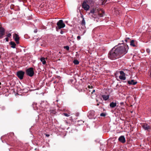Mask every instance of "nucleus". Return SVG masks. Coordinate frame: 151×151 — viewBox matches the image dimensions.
Wrapping results in <instances>:
<instances>
[{
  "instance_id": "f257e3e1",
  "label": "nucleus",
  "mask_w": 151,
  "mask_h": 151,
  "mask_svg": "<svg viewBox=\"0 0 151 151\" xmlns=\"http://www.w3.org/2000/svg\"><path fill=\"white\" fill-rule=\"evenodd\" d=\"M128 49L127 45H124L123 44L120 46H116L109 52L108 57L112 60L119 58L126 54Z\"/></svg>"
},
{
  "instance_id": "f03ea898",
  "label": "nucleus",
  "mask_w": 151,
  "mask_h": 151,
  "mask_svg": "<svg viewBox=\"0 0 151 151\" xmlns=\"http://www.w3.org/2000/svg\"><path fill=\"white\" fill-rule=\"evenodd\" d=\"M96 10H90V12L89 13V14H91L94 18H96L97 17V14H98L99 16L100 17H102L103 16L104 12L102 11V12H103V14H100L99 13H97L95 12Z\"/></svg>"
},
{
  "instance_id": "7ed1b4c3",
  "label": "nucleus",
  "mask_w": 151,
  "mask_h": 151,
  "mask_svg": "<svg viewBox=\"0 0 151 151\" xmlns=\"http://www.w3.org/2000/svg\"><path fill=\"white\" fill-rule=\"evenodd\" d=\"M57 27H56V30L58 31V29H60L64 27L65 26V24L63 23L62 20H59L57 23Z\"/></svg>"
},
{
  "instance_id": "20e7f679",
  "label": "nucleus",
  "mask_w": 151,
  "mask_h": 151,
  "mask_svg": "<svg viewBox=\"0 0 151 151\" xmlns=\"http://www.w3.org/2000/svg\"><path fill=\"white\" fill-rule=\"evenodd\" d=\"M27 74L30 77L32 76L34 74V72L32 68H30L26 71Z\"/></svg>"
},
{
  "instance_id": "39448f33",
  "label": "nucleus",
  "mask_w": 151,
  "mask_h": 151,
  "mask_svg": "<svg viewBox=\"0 0 151 151\" xmlns=\"http://www.w3.org/2000/svg\"><path fill=\"white\" fill-rule=\"evenodd\" d=\"M142 128L145 131L150 132L151 129V126L148 125L146 123H144L142 125Z\"/></svg>"
},
{
  "instance_id": "423d86ee",
  "label": "nucleus",
  "mask_w": 151,
  "mask_h": 151,
  "mask_svg": "<svg viewBox=\"0 0 151 151\" xmlns=\"http://www.w3.org/2000/svg\"><path fill=\"white\" fill-rule=\"evenodd\" d=\"M95 115V112L93 110H91L88 113V116L90 119L94 118Z\"/></svg>"
},
{
  "instance_id": "0eeeda50",
  "label": "nucleus",
  "mask_w": 151,
  "mask_h": 151,
  "mask_svg": "<svg viewBox=\"0 0 151 151\" xmlns=\"http://www.w3.org/2000/svg\"><path fill=\"white\" fill-rule=\"evenodd\" d=\"M24 73L22 71H19L17 72V75L19 78L21 80L22 79Z\"/></svg>"
},
{
  "instance_id": "6e6552de",
  "label": "nucleus",
  "mask_w": 151,
  "mask_h": 151,
  "mask_svg": "<svg viewBox=\"0 0 151 151\" xmlns=\"http://www.w3.org/2000/svg\"><path fill=\"white\" fill-rule=\"evenodd\" d=\"M82 7L84 9H89V6L86 2H83L82 4Z\"/></svg>"
},
{
  "instance_id": "1a4fd4ad",
  "label": "nucleus",
  "mask_w": 151,
  "mask_h": 151,
  "mask_svg": "<svg viewBox=\"0 0 151 151\" xmlns=\"http://www.w3.org/2000/svg\"><path fill=\"white\" fill-rule=\"evenodd\" d=\"M118 140L123 143H124L126 142L125 138L124 136H120Z\"/></svg>"
},
{
  "instance_id": "9d476101",
  "label": "nucleus",
  "mask_w": 151,
  "mask_h": 151,
  "mask_svg": "<svg viewBox=\"0 0 151 151\" xmlns=\"http://www.w3.org/2000/svg\"><path fill=\"white\" fill-rule=\"evenodd\" d=\"M13 38L17 43H19V35L17 34H15L13 36Z\"/></svg>"
},
{
  "instance_id": "9b49d317",
  "label": "nucleus",
  "mask_w": 151,
  "mask_h": 151,
  "mask_svg": "<svg viewBox=\"0 0 151 151\" xmlns=\"http://www.w3.org/2000/svg\"><path fill=\"white\" fill-rule=\"evenodd\" d=\"M80 12L81 15V17L82 19V21H81V24L82 26H84L86 24L85 20H84V18L83 17V16L81 14V12Z\"/></svg>"
},
{
  "instance_id": "f8f14e48",
  "label": "nucleus",
  "mask_w": 151,
  "mask_h": 151,
  "mask_svg": "<svg viewBox=\"0 0 151 151\" xmlns=\"http://www.w3.org/2000/svg\"><path fill=\"white\" fill-rule=\"evenodd\" d=\"M4 28H0V38L2 37L4 35Z\"/></svg>"
},
{
  "instance_id": "ddd939ff",
  "label": "nucleus",
  "mask_w": 151,
  "mask_h": 151,
  "mask_svg": "<svg viewBox=\"0 0 151 151\" xmlns=\"http://www.w3.org/2000/svg\"><path fill=\"white\" fill-rule=\"evenodd\" d=\"M128 83L130 85H135L137 83V82H135L134 80H132L131 81H128Z\"/></svg>"
},
{
  "instance_id": "4468645a",
  "label": "nucleus",
  "mask_w": 151,
  "mask_h": 151,
  "mask_svg": "<svg viewBox=\"0 0 151 151\" xmlns=\"http://www.w3.org/2000/svg\"><path fill=\"white\" fill-rule=\"evenodd\" d=\"M102 97L103 99V100L105 101H106L108 99H109V96L108 95H102Z\"/></svg>"
},
{
  "instance_id": "2eb2a0df",
  "label": "nucleus",
  "mask_w": 151,
  "mask_h": 151,
  "mask_svg": "<svg viewBox=\"0 0 151 151\" xmlns=\"http://www.w3.org/2000/svg\"><path fill=\"white\" fill-rule=\"evenodd\" d=\"M116 102H112L110 104V106L111 108H113L116 106Z\"/></svg>"
},
{
  "instance_id": "dca6fc26",
  "label": "nucleus",
  "mask_w": 151,
  "mask_h": 151,
  "mask_svg": "<svg viewBox=\"0 0 151 151\" xmlns=\"http://www.w3.org/2000/svg\"><path fill=\"white\" fill-rule=\"evenodd\" d=\"M134 40H132L130 41V45L132 47H136V45L134 44Z\"/></svg>"
},
{
  "instance_id": "f3484780",
  "label": "nucleus",
  "mask_w": 151,
  "mask_h": 151,
  "mask_svg": "<svg viewBox=\"0 0 151 151\" xmlns=\"http://www.w3.org/2000/svg\"><path fill=\"white\" fill-rule=\"evenodd\" d=\"M119 79L121 80H124L126 79L125 75H120L119 76Z\"/></svg>"
},
{
  "instance_id": "a211bd4d",
  "label": "nucleus",
  "mask_w": 151,
  "mask_h": 151,
  "mask_svg": "<svg viewBox=\"0 0 151 151\" xmlns=\"http://www.w3.org/2000/svg\"><path fill=\"white\" fill-rule=\"evenodd\" d=\"M10 43V45H11V47L13 48H14L15 47L16 45L15 42H11Z\"/></svg>"
},
{
  "instance_id": "6ab92c4d",
  "label": "nucleus",
  "mask_w": 151,
  "mask_h": 151,
  "mask_svg": "<svg viewBox=\"0 0 151 151\" xmlns=\"http://www.w3.org/2000/svg\"><path fill=\"white\" fill-rule=\"evenodd\" d=\"M40 61L42 62L43 64H45L46 63V61L45 60V58L43 57H42L40 58Z\"/></svg>"
},
{
  "instance_id": "aec40b11",
  "label": "nucleus",
  "mask_w": 151,
  "mask_h": 151,
  "mask_svg": "<svg viewBox=\"0 0 151 151\" xmlns=\"http://www.w3.org/2000/svg\"><path fill=\"white\" fill-rule=\"evenodd\" d=\"M45 6V4L44 3L42 4L38 8L39 9H40L44 7Z\"/></svg>"
},
{
  "instance_id": "412c9836",
  "label": "nucleus",
  "mask_w": 151,
  "mask_h": 151,
  "mask_svg": "<svg viewBox=\"0 0 151 151\" xmlns=\"http://www.w3.org/2000/svg\"><path fill=\"white\" fill-rule=\"evenodd\" d=\"M73 63L76 65H78L79 63V61L77 60H74Z\"/></svg>"
},
{
  "instance_id": "4be33fe9",
  "label": "nucleus",
  "mask_w": 151,
  "mask_h": 151,
  "mask_svg": "<svg viewBox=\"0 0 151 151\" xmlns=\"http://www.w3.org/2000/svg\"><path fill=\"white\" fill-rule=\"evenodd\" d=\"M44 10H36V12L37 13L40 14H41H41H42V12L41 11H43Z\"/></svg>"
},
{
  "instance_id": "5701e85b",
  "label": "nucleus",
  "mask_w": 151,
  "mask_h": 151,
  "mask_svg": "<svg viewBox=\"0 0 151 151\" xmlns=\"http://www.w3.org/2000/svg\"><path fill=\"white\" fill-rule=\"evenodd\" d=\"M100 115L101 116L104 117L106 116V113H102Z\"/></svg>"
},
{
  "instance_id": "b1692460",
  "label": "nucleus",
  "mask_w": 151,
  "mask_h": 151,
  "mask_svg": "<svg viewBox=\"0 0 151 151\" xmlns=\"http://www.w3.org/2000/svg\"><path fill=\"white\" fill-rule=\"evenodd\" d=\"M120 74L121 75H125V73L122 71H121L119 72Z\"/></svg>"
},
{
  "instance_id": "393cba45",
  "label": "nucleus",
  "mask_w": 151,
  "mask_h": 151,
  "mask_svg": "<svg viewBox=\"0 0 151 151\" xmlns=\"http://www.w3.org/2000/svg\"><path fill=\"white\" fill-rule=\"evenodd\" d=\"M2 10H0V16H3L4 15V14H3Z\"/></svg>"
},
{
  "instance_id": "a878e982",
  "label": "nucleus",
  "mask_w": 151,
  "mask_h": 151,
  "mask_svg": "<svg viewBox=\"0 0 151 151\" xmlns=\"http://www.w3.org/2000/svg\"><path fill=\"white\" fill-rule=\"evenodd\" d=\"M150 51L149 49L147 48L146 49V52L148 54H150Z\"/></svg>"
},
{
  "instance_id": "bb28decb",
  "label": "nucleus",
  "mask_w": 151,
  "mask_h": 151,
  "mask_svg": "<svg viewBox=\"0 0 151 151\" xmlns=\"http://www.w3.org/2000/svg\"><path fill=\"white\" fill-rule=\"evenodd\" d=\"M73 81V80L72 79H70L68 81V83L70 84L71 83H72Z\"/></svg>"
},
{
  "instance_id": "cd10ccee",
  "label": "nucleus",
  "mask_w": 151,
  "mask_h": 151,
  "mask_svg": "<svg viewBox=\"0 0 151 151\" xmlns=\"http://www.w3.org/2000/svg\"><path fill=\"white\" fill-rule=\"evenodd\" d=\"M50 112L51 113H52L53 114H55V111L53 110H50Z\"/></svg>"
},
{
  "instance_id": "c85d7f7f",
  "label": "nucleus",
  "mask_w": 151,
  "mask_h": 151,
  "mask_svg": "<svg viewBox=\"0 0 151 151\" xmlns=\"http://www.w3.org/2000/svg\"><path fill=\"white\" fill-rule=\"evenodd\" d=\"M11 34L10 33H9L8 34H7V37H8H8H11Z\"/></svg>"
},
{
  "instance_id": "c756f323",
  "label": "nucleus",
  "mask_w": 151,
  "mask_h": 151,
  "mask_svg": "<svg viewBox=\"0 0 151 151\" xmlns=\"http://www.w3.org/2000/svg\"><path fill=\"white\" fill-rule=\"evenodd\" d=\"M124 41L127 43V42H130V41H129V40H127L126 39H125L124 40Z\"/></svg>"
},
{
  "instance_id": "7c9ffc66",
  "label": "nucleus",
  "mask_w": 151,
  "mask_h": 151,
  "mask_svg": "<svg viewBox=\"0 0 151 151\" xmlns=\"http://www.w3.org/2000/svg\"><path fill=\"white\" fill-rule=\"evenodd\" d=\"M149 73H150L149 76H150V78H151V68H150V69L149 71Z\"/></svg>"
},
{
  "instance_id": "2f4dec72",
  "label": "nucleus",
  "mask_w": 151,
  "mask_h": 151,
  "mask_svg": "<svg viewBox=\"0 0 151 151\" xmlns=\"http://www.w3.org/2000/svg\"><path fill=\"white\" fill-rule=\"evenodd\" d=\"M5 40H6V42H8L9 40V39L8 37H6L5 38Z\"/></svg>"
},
{
  "instance_id": "473e14b6",
  "label": "nucleus",
  "mask_w": 151,
  "mask_h": 151,
  "mask_svg": "<svg viewBox=\"0 0 151 151\" xmlns=\"http://www.w3.org/2000/svg\"><path fill=\"white\" fill-rule=\"evenodd\" d=\"M81 37L79 36H78L77 37V39L78 40H79L81 39Z\"/></svg>"
},
{
  "instance_id": "72a5a7b5",
  "label": "nucleus",
  "mask_w": 151,
  "mask_h": 151,
  "mask_svg": "<svg viewBox=\"0 0 151 151\" xmlns=\"http://www.w3.org/2000/svg\"><path fill=\"white\" fill-rule=\"evenodd\" d=\"M125 39L127 40H129V41H131L129 37H126L125 38Z\"/></svg>"
},
{
  "instance_id": "f704fd0d",
  "label": "nucleus",
  "mask_w": 151,
  "mask_h": 151,
  "mask_svg": "<svg viewBox=\"0 0 151 151\" xmlns=\"http://www.w3.org/2000/svg\"><path fill=\"white\" fill-rule=\"evenodd\" d=\"M69 49V47L68 46H67V50H68Z\"/></svg>"
},
{
  "instance_id": "c9c22d12",
  "label": "nucleus",
  "mask_w": 151,
  "mask_h": 151,
  "mask_svg": "<svg viewBox=\"0 0 151 151\" xmlns=\"http://www.w3.org/2000/svg\"><path fill=\"white\" fill-rule=\"evenodd\" d=\"M70 118L69 119L71 121H72L73 120V118H72V116H71Z\"/></svg>"
},
{
  "instance_id": "e433bc0d",
  "label": "nucleus",
  "mask_w": 151,
  "mask_h": 151,
  "mask_svg": "<svg viewBox=\"0 0 151 151\" xmlns=\"http://www.w3.org/2000/svg\"><path fill=\"white\" fill-rule=\"evenodd\" d=\"M60 32L61 34H63L64 32L63 30H61Z\"/></svg>"
},
{
  "instance_id": "4c0bfd02",
  "label": "nucleus",
  "mask_w": 151,
  "mask_h": 151,
  "mask_svg": "<svg viewBox=\"0 0 151 151\" xmlns=\"http://www.w3.org/2000/svg\"><path fill=\"white\" fill-rule=\"evenodd\" d=\"M37 32V29H35L34 31V32L35 33H36Z\"/></svg>"
},
{
  "instance_id": "58836bf2",
  "label": "nucleus",
  "mask_w": 151,
  "mask_h": 151,
  "mask_svg": "<svg viewBox=\"0 0 151 151\" xmlns=\"http://www.w3.org/2000/svg\"><path fill=\"white\" fill-rule=\"evenodd\" d=\"M45 136L47 137H49L50 136V135L49 134H46Z\"/></svg>"
},
{
  "instance_id": "ea45409f",
  "label": "nucleus",
  "mask_w": 151,
  "mask_h": 151,
  "mask_svg": "<svg viewBox=\"0 0 151 151\" xmlns=\"http://www.w3.org/2000/svg\"><path fill=\"white\" fill-rule=\"evenodd\" d=\"M95 91V90H93L91 92V93H93V92H94Z\"/></svg>"
},
{
  "instance_id": "a19ab883",
  "label": "nucleus",
  "mask_w": 151,
  "mask_h": 151,
  "mask_svg": "<svg viewBox=\"0 0 151 151\" xmlns=\"http://www.w3.org/2000/svg\"><path fill=\"white\" fill-rule=\"evenodd\" d=\"M107 0H101L102 1H103V2H106Z\"/></svg>"
},
{
  "instance_id": "79ce46f5",
  "label": "nucleus",
  "mask_w": 151,
  "mask_h": 151,
  "mask_svg": "<svg viewBox=\"0 0 151 151\" xmlns=\"http://www.w3.org/2000/svg\"><path fill=\"white\" fill-rule=\"evenodd\" d=\"M58 83V82L56 81H55L53 82L54 83Z\"/></svg>"
},
{
  "instance_id": "37998d69",
  "label": "nucleus",
  "mask_w": 151,
  "mask_h": 151,
  "mask_svg": "<svg viewBox=\"0 0 151 151\" xmlns=\"http://www.w3.org/2000/svg\"><path fill=\"white\" fill-rule=\"evenodd\" d=\"M66 115H67V117H68V116H69L70 115V114H67Z\"/></svg>"
},
{
  "instance_id": "c03bdc74",
  "label": "nucleus",
  "mask_w": 151,
  "mask_h": 151,
  "mask_svg": "<svg viewBox=\"0 0 151 151\" xmlns=\"http://www.w3.org/2000/svg\"><path fill=\"white\" fill-rule=\"evenodd\" d=\"M78 115H79V114H78V113H77V114H76V116H78Z\"/></svg>"
},
{
  "instance_id": "a18cd8bd",
  "label": "nucleus",
  "mask_w": 151,
  "mask_h": 151,
  "mask_svg": "<svg viewBox=\"0 0 151 151\" xmlns=\"http://www.w3.org/2000/svg\"><path fill=\"white\" fill-rule=\"evenodd\" d=\"M64 114L65 116H66V113H64Z\"/></svg>"
},
{
  "instance_id": "49530a36",
  "label": "nucleus",
  "mask_w": 151,
  "mask_h": 151,
  "mask_svg": "<svg viewBox=\"0 0 151 151\" xmlns=\"http://www.w3.org/2000/svg\"><path fill=\"white\" fill-rule=\"evenodd\" d=\"M64 48L65 49H66V46H64Z\"/></svg>"
},
{
  "instance_id": "de8ad7c7",
  "label": "nucleus",
  "mask_w": 151,
  "mask_h": 151,
  "mask_svg": "<svg viewBox=\"0 0 151 151\" xmlns=\"http://www.w3.org/2000/svg\"><path fill=\"white\" fill-rule=\"evenodd\" d=\"M0 28H2L1 26V25L0 24Z\"/></svg>"
},
{
  "instance_id": "09e8293b",
  "label": "nucleus",
  "mask_w": 151,
  "mask_h": 151,
  "mask_svg": "<svg viewBox=\"0 0 151 151\" xmlns=\"http://www.w3.org/2000/svg\"><path fill=\"white\" fill-rule=\"evenodd\" d=\"M40 39H39L38 38H37V41H38V40H39Z\"/></svg>"
},
{
  "instance_id": "8fccbe9b",
  "label": "nucleus",
  "mask_w": 151,
  "mask_h": 151,
  "mask_svg": "<svg viewBox=\"0 0 151 151\" xmlns=\"http://www.w3.org/2000/svg\"><path fill=\"white\" fill-rule=\"evenodd\" d=\"M88 87L89 88H90V86H88Z\"/></svg>"
},
{
  "instance_id": "3c124183",
  "label": "nucleus",
  "mask_w": 151,
  "mask_h": 151,
  "mask_svg": "<svg viewBox=\"0 0 151 151\" xmlns=\"http://www.w3.org/2000/svg\"><path fill=\"white\" fill-rule=\"evenodd\" d=\"M121 104H123V102L121 103Z\"/></svg>"
},
{
  "instance_id": "603ef678",
  "label": "nucleus",
  "mask_w": 151,
  "mask_h": 151,
  "mask_svg": "<svg viewBox=\"0 0 151 151\" xmlns=\"http://www.w3.org/2000/svg\"><path fill=\"white\" fill-rule=\"evenodd\" d=\"M119 10H116V11H118Z\"/></svg>"
},
{
  "instance_id": "864d4df0",
  "label": "nucleus",
  "mask_w": 151,
  "mask_h": 151,
  "mask_svg": "<svg viewBox=\"0 0 151 151\" xmlns=\"http://www.w3.org/2000/svg\"><path fill=\"white\" fill-rule=\"evenodd\" d=\"M1 83L0 82V85H1Z\"/></svg>"
}]
</instances>
